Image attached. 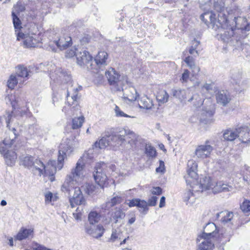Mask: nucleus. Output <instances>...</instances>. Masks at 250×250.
<instances>
[{
    "instance_id": "obj_58",
    "label": "nucleus",
    "mask_w": 250,
    "mask_h": 250,
    "mask_svg": "<svg viewBox=\"0 0 250 250\" xmlns=\"http://www.w3.org/2000/svg\"><path fill=\"white\" fill-rule=\"evenodd\" d=\"M157 172L164 173L165 171L164 162L161 160L159 161V167L156 169Z\"/></svg>"
},
{
    "instance_id": "obj_62",
    "label": "nucleus",
    "mask_w": 250,
    "mask_h": 250,
    "mask_svg": "<svg viewBox=\"0 0 250 250\" xmlns=\"http://www.w3.org/2000/svg\"><path fill=\"white\" fill-rule=\"evenodd\" d=\"M53 198V194L51 192H48L45 194V200L46 203H50Z\"/></svg>"
},
{
    "instance_id": "obj_38",
    "label": "nucleus",
    "mask_w": 250,
    "mask_h": 250,
    "mask_svg": "<svg viewBox=\"0 0 250 250\" xmlns=\"http://www.w3.org/2000/svg\"><path fill=\"white\" fill-rule=\"evenodd\" d=\"M169 94L165 90H160L156 96V99L159 104L167 103L169 99Z\"/></svg>"
},
{
    "instance_id": "obj_19",
    "label": "nucleus",
    "mask_w": 250,
    "mask_h": 250,
    "mask_svg": "<svg viewBox=\"0 0 250 250\" xmlns=\"http://www.w3.org/2000/svg\"><path fill=\"white\" fill-rule=\"evenodd\" d=\"M217 104L225 106L231 101V97L228 91L221 90L216 93L215 95Z\"/></svg>"
},
{
    "instance_id": "obj_24",
    "label": "nucleus",
    "mask_w": 250,
    "mask_h": 250,
    "mask_svg": "<svg viewBox=\"0 0 250 250\" xmlns=\"http://www.w3.org/2000/svg\"><path fill=\"white\" fill-rule=\"evenodd\" d=\"M238 139L243 144L250 142V132L247 127L238 128Z\"/></svg>"
},
{
    "instance_id": "obj_63",
    "label": "nucleus",
    "mask_w": 250,
    "mask_h": 250,
    "mask_svg": "<svg viewBox=\"0 0 250 250\" xmlns=\"http://www.w3.org/2000/svg\"><path fill=\"white\" fill-rule=\"evenodd\" d=\"M188 52L191 55V56H193L194 57H196L199 55L198 52L197 50V49L192 48V47H190Z\"/></svg>"
},
{
    "instance_id": "obj_37",
    "label": "nucleus",
    "mask_w": 250,
    "mask_h": 250,
    "mask_svg": "<svg viewBox=\"0 0 250 250\" xmlns=\"http://www.w3.org/2000/svg\"><path fill=\"white\" fill-rule=\"evenodd\" d=\"M13 145V141L9 138L4 139L0 143V153L3 155L7 150H9V148L11 147Z\"/></svg>"
},
{
    "instance_id": "obj_21",
    "label": "nucleus",
    "mask_w": 250,
    "mask_h": 250,
    "mask_svg": "<svg viewBox=\"0 0 250 250\" xmlns=\"http://www.w3.org/2000/svg\"><path fill=\"white\" fill-rule=\"evenodd\" d=\"M55 161H50L48 164L45 166L44 173L43 175L44 176H48L49 179L53 182L55 180L54 175L56 172V167L55 166Z\"/></svg>"
},
{
    "instance_id": "obj_2",
    "label": "nucleus",
    "mask_w": 250,
    "mask_h": 250,
    "mask_svg": "<svg viewBox=\"0 0 250 250\" xmlns=\"http://www.w3.org/2000/svg\"><path fill=\"white\" fill-rule=\"evenodd\" d=\"M201 19L205 23L211 27L214 30L218 32L222 41L225 42H229L231 41L234 34L233 27L229 24V21L220 14L219 18L216 21L215 15L211 12H206L201 15Z\"/></svg>"
},
{
    "instance_id": "obj_12",
    "label": "nucleus",
    "mask_w": 250,
    "mask_h": 250,
    "mask_svg": "<svg viewBox=\"0 0 250 250\" xmlns=\"http://www.w3.org/2000/svg\"><path fill=\"white\" fill-rule=\"evenodd\" d=\"M117 90H122L123 92V98L128 100L129 101L133 102L137 100L139 94L137 92L136 89L134 87L130 85V84L124 83V85H122L116 88Z\"/></svg>"
},
{
    "instance_id": "obj_3",
    "label": "nucleus",
    "mask_w": 250,
    "mask_h": 250,
    "mask_svg": "<svg viewBox=\"0 0 250 250\" xmlns=\"http://www.w3.org/2000/svg\"><path fill=\"white\" fill-rule=\"evenodd\" d=\"M13 23L15 29L17 40L22 41L23 45L26 48L35 47L39 43L38 35L36 34L35 25L28 23L24 26L15 12L12 13Z\"/></svg>"
},
{
    "instance_id": "obj_40",
    "label": "nucleus",
    "mask_w": 250,
    "mask_h": 250,
    "mask_svg": "<svg viewBox=\"0 0 250 250\" xmlns=\"http://www.w3.org/2000/svg\"><path fill=\"white\" fill-rule=\"evenodd\" d=\"M24 81H22L21 79L18 78L16 75H11L7 81V86L9 88L13 89L19 83L20 84L22 83Z\"/></svg>"
},
{
    "instance_id": "obj_22",
    "label": "nucleus",
    "mask_w": 250,
    "mask_h": 250,
    "mask_svg": "<svg viewBox=\"0 0 250 250\" xmlns=\"http://www.w3.org/2000/svg\"><path fill=\"white\" fill-rule=\"evenodd\" d=\"M194 58L193 56H188L183 59L185 63L191 70L193 77L198 75L200 70L199 67L195 64Z\"/></svg>"
},
{
    "instance_id": "obj_7",
    "label": "nucleus",
    "mask_w": 250,
    "mask_h": 250,
    "mask_svg": "<svg viewBox=\"0 0 250 250\" xmlns=\"http://www.w3.org/2000/svg\"><path fill=\"white\" fill-rule=\"evenodd\" d=\"M74 141L72 139L63 140L59 146V155L58 157V167L61 169L63 166L64 158L69 155L73 151Z\"/></svg>"
},
{
    "instance_id": "obj_42",
    "label": "nucleus",
    "mask_w": 250,
    "mask_h": 250,
    "mask_svg": "<svg viewBox=\"0 0 250 250\" xmlns=\"http://www.w3.org/2000/svg\"><path fill=\"white\" fill-rule=\"evenodd\" d=\"M204 99L201 98L199 94H194L189 100L188 102H191L193 101V105L196 107H199L203 105L204 103Z\"/></svg>"
},
{
    "instance_id": "obj_34",
    "label": "nucleus",
    "mask_w": 250,
    "mask_h": 250,
    "mask_svg": "<svg viewBox=\"0 0 250 250\" xmlns=\"http://www.w3.org/2000/svg\"><path fill=\"white\" fill-rule=\"evenodd\" d=\"M225 140L232 141L237 137L238 138V128L235 129H228L223 134Z\"/></svg>"
},
{
    "instance_id": "obj_53",
    "label": "nucleus",
    "mask_w": 250,
    "mask_h": 250,
    "mask_svg": "<svg viewBox=\"0 0 250 250\" xmlns=\"http://www.w3.org/2000/svg\"><path fill=\"white\" fill-rule=\"evenodd\" d=\"M194 192H195L194 191ZM194 194L193 191L192 190V192L191 190L189 189L185 192L184 194L183 200L185 202H189L190 198L191 196H192Z\"/></svg>"
},
{
    "instance_id": "obj_44",
    "label": "nucleus",
    "mask_w": 250,
    "mask_h": 250,
    "mask_svg": "<svg viewBox=\"0 0 250 250\" xmlns=\"http://www.w3.org/2000/svg\"><path fill=\"white\" fill-rule=\"evenodd\" d=\"M21 160L22 165L31 168L34 163L35 159L31 156H26L21 158Z\"/></svg>"
},
{
    "instance_id": "obj_60",
    "label": "nucleus",
    "mask_w": 250,
    "mask_h": 250,
    "mask_svg": "<svg viewBox=\"0 0 250 250\" xmlns=\"http://www.w3.org/2000/svg\"><path fill=\"white\" fill-rule=\"evenodd\" d=\"M197 76V75H195V76L193 77V76L192 75V76L191 77V78L190 79V81L192 82L193 87H194V88H196L197 87H198L201 83V82L200 81H199L198 80H197L196 81H195L194 79H196Z\"/></svg>"
},
{
    "instance_id": "obj_11",
    "label": "nucleus",
    "mask_w": 250,
    "mask_h": 250,
    "mask_svg": "<svg viewBox=\"0 0 250 250\" xmlns=\"http://www.w3.org/2000/svg\"><path fill=\"white\" fill-rule=\"evenodd\" d=\"M213 150V147L209 144V141H206L205 144L196 147L194 155L198 159L204 160L209 158Z\"/></svg>"
},
{
    "instance_id": "obj_20",
    "label": "nucleus",
    "mask_w": 250,
    "mask_h": 250,
    "mask_svg": "<svg viewBox=\"0 0 250 250\" xmlns=\"http://www.w3.org/2000/svg\"><path fill=\"white\" fill-rule=\"evenodd\" d=\"M217 228L213 223H208L204 228L203 233L199 235L200 236H204L207 238H212L216 234Z\"/></svg>"
},
{
    "instance_id": "obj_32",
    "label": "nucleus",
    "mask_w": 250,
    "mask_h": 250,
    "mask_svg": "<svg viewBox=\"0 0 250 250\" xmlns=\"http://www.w3.org/2000/svg\"><path fill=\"white\" fill-rule=\"evenodd\" d=\"M101 218V215L96 211H91L88 215V222L89 226H93L98 223Z\"/></svg>"
},
{
    "instance_id": "obj_4",
    "label": "nucleus",
    "mask_w": 250,
    "mask_h": 250,
    "mask_svg": "<svg viewBox=\"0 0 250 250\" xmlns=\"http://www.w3.org/2000/svg\"><path fill=\"white\" fill-rule=\"evenodd\" d=\"M199 1L201 8L207 10V12H211L215 15L216 21L219 20L220 14H223L226 19L228 20L224 12L225 5L224 0H213V3L211 0H199Z\"/></svg>"
},
{
    "instance_id": "obj_48",
    "label": "nucleus",
    "mask_w": 250,
    "mask_h": 250,
    "mask_svg": "<svg viewBox=\"0 0 250 250\" xmlns=\"http://www.w3.org/2000/svg\"><path fill=\"white\" fill-rule=\"evenodd\" d=\"M190 72L188 69H184L182 76L180 79V82L182 83H186L188 82V80H190L191 77H189Z\"/></svg>"
},
{
    "instance_id": "obj_49",
    "label": "nucleus",
    "mask_w": 250,
    "mask_h": 250,
    "mask_svg": "<svg viewBox=\"0 0 250 250\" xmlns=\"http://www.w3.org/2000/svg\"><path fill=\"white\" fill-rule=\"evenodd\" d=\"M241 210L245 213L250 212V201L245 200L240 206Z\"/></svg>"
},
{
    "instance_id": "obj_25",
    "label": "nucleus",
    "mask_w": 250,
    "mask_h": 250,
    "mask_svg": "<svg viewBox=\"0 0 250 250\" xmlns=\"http://www.w3.org/2000/svg\"><path fill=\"white\" fill-rule=\"evenodd\" d=\"M81 182L79 184L77 187H78L80 190H83L85 193L88 195H92L95 194L98 192V187L92 183H86L81 187V189L79 187V186ZM81 191H82V190H81ZM81 193L83 195L82 192H81Z\"/></svg>"
},
{
    "instance_id": "obj_47",
    "label": "nucleus",
    "mask_w": 250,
    "mask_h": 250,
    "mask_svg": "<svg viewBox=\"0 0 250 250\" xmlns=\"http://www.w3.org/2000/svg\"><path fill=\"white\" fill-rule=\"evenodd\" d=\"M83 122L84 117L83 116L74 118L72 120V128L75 129L81 127Z\"/></svg>"
},
{
    "instance_id": "obj_41",
    "label": "nucleus",
    "mask_w": 250,
    "mask_h": 250,
    "mask_svg": "<svg viewBox=\"0 0 250 250\" xmlns=\"http://www.w3.org/2000/svg\"><path fill=\"white\" fill-rule=\"evenodd\" d=\"M229 188L231 189L232 187L227 184L222 183L221 182H215L214 187L213 189V192L217 193L223 191H228L230 190Z\"/></svg>"
},
{
    "instance_id": "obj_56",
    "label": "nucleus",
    "mask_w": 250,
    "mask_h": 250,
    "mask_svg": "<svg viewBox=\"0 0 250 250\" xmlns=\"http://www.w3.org/2000/svg\"><path fill=\"white\" fill-rule=\"evenodd\" d=\"M157 200L158 198L156 196H152L148 199L147 202V206L152 207L155 206L157 204Z\"/></svg>"
},
{
    "instance_id": "obj_8",
    "label": "nucleus",
    "mask_w": 250,
    "mask_h": 250,
    "mask_svg": "<svg viewBox=\"0 0 250 250\" xmlns=\"http://www.w3.org/2000/svg\"><path fill=\"white\" fill-rule=\"evenodd\" d=\"M105 75L109 83L113 85L116 88L122 85H124V83H127V78L126 76H122L119 74L114 68H109L105 72Z\"/></svg>"
},
{
    "instance_id": "obj_14",
    "label": "nucleus",
    "mask_w": 250,
    "mask_h": 250,
    "mask_svg": "<svg viewBox=\"0 0 250 250\" xmlns=\"http://www.w3.org/2000/svg\"><path fill=\"white\" fill-rule=\"evenodd\" d=\"M50 77L52 81L57 83H65L71 80V77L61 68H56L54 71L50 70Z\"/></svg>"
},
{
    "instance_id": "obj_33",
    "label": "nucleus",
    "mask_w": 250,
    "mask_h": 250,
    "mask_svg": "<svg viewBox=\"0 0 250 250\" xmlns=\"http://www.w3.org/2000/svg\"><path fill=\"white\" fill-rule=\"evenodd\" d=\"M197 170H191L188 169L187 175L186 176L187 182L190 185V186L194 185L196 183L197 178L198 177L197 173L196 172Z\"/></svg>"
},
{
    "instance_id": "obj_18",
    "label": "nucleus",
    "mask_w": 250,
    "mask_h": 250,
    "mask_svg": "<svg viewBox=\"0 0 250 250\" xmlns=\"http://www.w3.org/2000/svg\"><path fill=\"white\" fill-rule=\"evenodd\" d=\"M108 56V54L105 51L99 52L94 60L95 65L94 66L93 70H97L98 69H101L103 66L106 65Z\"/></svg>"
},
{
    "instance_id": "obj_26",
    "label": "nucleus",
    "mask_w": 250,
    "mask_h": 250,
    "mask_svg": "<svg viewBox=\"0 0 250 250\" xmlns=\"http://www.w3.org/2000/svg\"><path fill=\"white\" fill-rule=\"evenodd\" d=\"M215 113V106L209 101V104L204 106L202 109L201 115L203 116L202 120H206L208 118L212 117Z\"/></svg>"
},
{
    "instance_id": "obj_52",
    "label": "nucleus",
    "mask_w": 250,
    "mask_h": 250,
    "mask_svg": "<svg viewBox=\"0 0 250 250\" xmlns=\"http://www.w3.org/2000/svg\"><path fill=\"white\" fill-rule=\"evenodd\" d=\"M76 48L73 47L70 49H68L65 52V57L66 58H72L74 56H76L77 53L76 52Z\"/></svg>"
},
{
    "instance_id": "obj_57",
    "label": "nucleus",
    "mask_w": 250,
    "mask_h": 250,
    "mask_svg": "<svg viewBox=\"0 0 250 250\" xmlns=\"http://www.w3.org/2000/svg\"><path fill=\"white\" fill-rule=\"evenodd\" d=\"M188 169L197 170V164L193 160L188 161Z\"/></svg>"
},
{
    "instance_id": "obj_23",
    "label": "nucleus",
    "mask_w": 250,
    "mask_h": 250,
    "mask_svg": "<svg viewBox=\"0 0 250 250\" xmlns=\"http://www.w3.org/2000/svg\"><path fill=\"white\" fill-rule=\"evenodd\" d=\"M110 216V221L116 224L120 220L125 217V213L120 208H115L108 214Z\"/></svg>"
},
{
    "instance_id": "obj_30",
    "label": "nucleus",
    "mask_w": 250,
    "mask_h": 250,
    "mask_svg": "<svg viewBox=\"0 0 250 250\" xmlns=\"http://www.w3.org/2000/svg\"><path fill=\"white\" fill-rule=\"evenodd\" d=\"M45 166L41 160L36 159L31 168L34 174H37L41 176L44 173Z\"/></svg>"
},
{
    "instance_id": "obj_59",
    "label": "nucleus",
    "mask_w": 250,
    "mask_h": 250,
    "mask_svg": "<svg viewBox=\"0 0 250 250\" xmlns=\"http://www.w3.org/2000/svg\"><path fill=\"white\" fill-rule=\"evenodd\" d=\"M151 192L153 195H160L162 193V188L160 187H153L151 190Z\"/></svg>"
},
{
    "instance_id": "obj_39",
    "label": "nucleus",
    "mask_w": 250,
    "mask_h": 250,
    "mask_svg": "<svg viewBox=\"0 0 250 250\" xmlns=\"http://www.w3.org/2000/svg\"><path fill=\"white\" fill-rule=\"evenodd\" d=\"M172 96L181 102L186 99V91L180 88H173L171 90Z\"/></svg>"
},
{
    "instance_id": "obj_29",
    "label": "nucleus",
    "mask_w": 250,
    "mask_h": 250,
    "mask_svg": "<svg viewBox=\"0 0 250 250\" xmlns=\"http://www.w3.org/2000/svg\"><path fill=\"white\" fill-rule=\"evenodd\" d=\"M33 235V229H26L23 227L21 228L19 232L15 237L16 239L21 241L22 240L28 238L30 236Z\"/></svg>"
},
{
    "instance_id": "obj_50",
    "label": "nucleus",
    "mask_w": 250,
    "mask_h": 250,
    "mask_svg": "<svg viewBox=\"0 0 250 250\" xmlns=\"http://www.w3.org/2000/svg\"><path fill=\"white\" fill-rule=\"evenodd\" d=\"M231 78L235 81L236 83H238L240 81V80L241 78V74L239 71H235L232 70L231 72Z\"/></svg>"
},
{
    "instance_id": "obj_17",
    "label": "nucleus",
    "mask_w": 250,
    "mask_h": 250,
    "mask_svg": "<svg viewBox=\"0 0 250 250\" xmlns=\"http://www.w3.org/2000/svg\"><path fill=\"white\" fill-rule=\"evenodd\" d=\"M72 87L68 89L67 90V101L69 105L72 106V108H76L78 109V88L77 87L74 88L72 89L71 91Z\"/></svg>"
},
{
    "instance_id": "obj_15",
    "label": "nucleus",
    "mask_w": 250,
    "mask_h": 250,
    "mask_svg": "<svg viewBox=\"0 0 250 250\" xmlns=\"http://www.w3.org/2000/svg\"><path fill=\"white\" fill-rule=\"evenodd\" d=\"M213 238L198 236L197 238L198 249L197 250H212L214 248Z\"/></svg>"
},
{
    "instance_id": "obj_64",
    "label": "nucleus",
    "mask_w": 250,
    "mask_h": 250,
    "mask_svg": "<svg viewBox=\"0 0 250 250\" xmlns=\"http://www.w3.org/2000/svg\"><path fill=\"white\" fill-rule=\"evenodd\" d=\"M6 114L7 117L6 118V123L7 125V126L8 127L9 125L11 122V118L12 117V112L10 113V112H6Z\"/></svg>"
},
{
    "instance_id": "obj_55",
    "label": "nucleus",
    "mask_w": 250,
    "mask_h": 250,
    "mask_svg": "<svg viewBox=\"0 0 250 250\" xmlns=\"http://www.w3.org/2000/svg\"><path fill=\"white\" fill-rule=\"evenodd\" d=\"M119 233L117 232L116 229H113L109 238V241L112 242H114L116 240L119 238Z\"/></svg>"
},
{
    "instance_id": "obj_36",
    "label": "nucleus",
    "mask_w": 250,
    "mask_h": 250,
    "mask_svg": "<svg viewBox=\"0 0 250 250\" xmlns=\"http://www.w3.org/2000/svg\"><path fill=\"white\" fill-rule=\"evenodd\" d=\"M220 216H222L221 221L222 223L225 224L231 221L233 217V214L232 212H229L228 211L225 210L224 211H221L219 213H217L216 214V218L217 219H218Z\"/></svg>"
},
{
    "instance_id": "obj_54",
    "label": "nucleus",
    "mask_w": 250,
    "mask_h": 250,
    "mask_svg": "<svg viewBox=\"0 0 250 250\" xmlns=\"http://www.w3.org/2000/svg\"><path fill=\"white\" fill-rule=\"evenodd\" d=\"M104 76L103 74L100 73L99 72L96 73L94 75V79L93 80L95 83L99 84L102 82Z\"/></svg>"
},
{
    "instance_id": "obj_28",
    "label": "nucleus",
    "mask_w": 250,
    "mask_h": 250,
    "mask_svg": "<svg viewBox=\"0 0 250 250\" xmlns=\"http://www.w3.org/2000/svg\"><path fill=\"white\" fill-rule=\"evenodd\" d=\"M2 155L7 166L12 167L15 164L17 159V155L15 151L12 150H7Z\"/></svg>"
},
{
    "instance_id": "obj_1",
    "label": "nucleus",
    "mask_w": 250,
    "mask_h": 250,
    "mask_svg": "<svg viewBox=\"0 0 250 250\" xmlns=\"http://www.w3.org/2000/svg\"><path fill=\"white\" fill-rule=\"evenodd\" d=\"M93 158V149H89L85 151L77 161L76 167L71 169L70 173L67 175L61 187L62 191L68 193L69 195H70V192L74 190L72 197L69 199L70 204L72 208H74L75 205H84L85 204L86 201L77 186L83 181L84 177L85 164L91 161Z\"/></svg>"
},
{
    "instance_id": "obj_13",
    "label": "nucleus",
    "mask_w": 250,
    "mask_h": 250,
    "mask_svg": "<svg viewBox=\"0 0 250 250\" xmlns=\"http://www.w3.org/2000/svg\"><path fill=\"white\" fill-rule=\"evenodd\" d=\"M52 42L55 43L57 47L61 50L66 49L72 43L71 37L62 32L57 36Z\"/></svg>"
},
{
    "instance_id": "obj_51",
    "label": "nucleus",
    "mask_w": 250,
    "mask_h": 250,
    "mask_svg": "<svg viewBox=\"0 0 250 250\" xmlns=\"http://www.w3.org/2000/svg\"><path fill=\"white\" fill-rule=\"evenodd\" d=\"M115 112L116 115L117 117H130L133 118V116H130L127 114L125 113L123 111H121L120 108L118 106H116L115 108Z\"/></svg>"
},
{
    "instance_id": "obj_5",
    "label": "nucleus",
    "mask_w": 250,
    "mask_h": 250,
    "mask_svg": "<svg viewBox=\"0 0 250 250\" xmlns=\"http://www.w3.org/2000/svg\"><path fill=\"white\" fill-rule=\"evenodd\" d=\"M128 138H131L132 140L135 139V133L125 128L117 129L109 135L110 146L119 147L126 141Z\"/></svg>"
},
{
    "instance_id": "obj_46",
    "label": "nucleus",
    "mask_w": 250,
    "mask_h": 250,
    "mask_svg": "<svg viewBox=\"0 0 250 250\" xmlns=\"http://www.w3.org/2000/svg\"><path fill=\"white\" fill-rule=\"evenodd\" d=\"M145 152L147 156L149 158H154L156 156V151L155 148L149 145H146Z\"/></svg>"
},
{
    "instance_id": "obj_45",
    "label": "nucleus",
    "mask_w": 250,
    "mask_h": 250,
    "mask_svg": "<svg viewBox=\"0 0 250 250\" xmlns=\"http://www.w3.org/2000/svg\"><path fill=\"white\" fill-rule=\"evenodd\" d=\"M138 204L137 207L140 208V212L144 214H146L148 210L147 202L144 200L140 199Z\"/></svg>"
},
{
    "instance_id": "obj_61",
    "label": "nucleus",
    "mask_w": 250,
    "mask_h": 250,
    "mask_svg": "<svg viewBox=\"0 0 250 250\" xmlns=\"http://www.w3.org/2000/svg\"><path fill=\"white\" fill-rule=\"evenodd\" d=\"M139 200L140 199H133L129 201L128 203V205L129 207H137Z\"/></svg>"
},
{
    "instance_id": "obj_16",
    "label": "nucleus",
    "mask_w": 250,
    "mask_h": 250,
    "mask_svg": "<svg viewBox=\"0 0 250 250\" xmlns=\"http://www.w3.org/2000/svg\"><path fill=\"white\" fill-rule=\"evenodd\" d=\"M85 232L95 238L102 237L104 232L105 229L103 225L99 224L96 227L89 226L86 224L84 226Z\"/></svg>"
},
{
    "instance_id": "obj_35",
    "label": "nucleus",
    "mask_w": 250,
    "mask_h": 250,
    "mask_svg": "<svg viewBox=\"0 0 250 250\" xmlns=\"http://www.w3.org/2000/svg\"><path fill=\"white\" fill-rule=\"evenodd\" d=\"M122 202V198L120 196H116L113 197L110 202H107L105 204L101 206V208L103 210L108 209L110 207H113L117 204H119Z\"/></svg>"
},
{
    "instance_id": "obj_43",
    "label": "nucleus",
    "mask_w": 250,
    "mask_h": 250,
    "mask_svg": "<svg viewBox=\"0 0 250 250\" xmlns=\"http://www.w3.org/2000/svg\"><path fill=\"white\" fill-rule=\"evenodd\" d=\"M107 146H110V142L109 139V135L107 136V138L103 137L98 142H96L94 146L96 148L103 149L105 148Z\"/></svg>"
},
{
    "instance_id": "obj_31",
    "label": "nucleus",
    "mask_w": 250,
    "mask_h": 250,
    "mask_svg": "<svg viewBox=\"0 0 250 250\" xmlns=\"http://www.w3.org/2000/svg\"><path fill=\"white\" fill-rule=\"evenodd\" d=\"M153 105L152 100L146 96L142 97L139 101V106L140 108L149 110L151 109Z\"/></svg>"
},
{
    "instance_id": "obj_9",
    "label": "nucleus",
    "mask_w": 250,
    "mask_h": 250,
    "mask_svg": "<svg viewBox=\"0 0 250 250\" xmlns=\"http://www.w3.org/2000/svg\"><path fill=\"white\" fill-rule=\"evenodd\" d=\"M215 182L213 181L209 176H205L201 178L200 182L197 181L194 185L191 186L193 191L196 192H202L204 191L211 189L213 191Z\"/></svg>"
},
{
    "instance_id": "obj_6",
    "label": "nucleus",
    "mask_w": 250,
    "mask_h": 250,
    "mask_svg": "<svg viewBox=\"0 0 250 250\" xmlns=\"http://www.w3.org/2000/svg\"><path fill=\"white\" fill-rule=\"evenodd\" d=\"M114 166L110 165L109 167L104 162L96 164L93 172V176L95 182L101 188H104L108 184V179L106 173L108 169H112Z\"/></svg>"
},
{
    "instance_id": "obj_27",
    "label": "nucleus",
    "mask_w": 250,
    "mask_h": 250,
    "mask_svg": "<svg viewBox=\"0 0 250 250\" xmlns=\"http://www.w3.org/2000/svg\"><path fill=\"white\" fill-rule=\"evenodd\" d=\"M16 75L19 79L22 78L26 80L31 76V71L23 65H19L16 67Z\"/></svg>"
},
{
    "instance_id": "obj_10",
    "label": "nucleus",
    "mask_w": 250,
    "mask_h": 250,
    "mask_svg": "<svg viewBox=\"0 0 250 250\" xmlns=\"http://www.w3.org/2000/svg\"><path fill=\"white\" fill-rule=\"evenodd\" d=\"M78 64L81 66L85 65L89 70H93L94 65L92 63V57L86 50L82 49L76 54Z\"/></svg>"
}]
</instances>
